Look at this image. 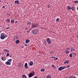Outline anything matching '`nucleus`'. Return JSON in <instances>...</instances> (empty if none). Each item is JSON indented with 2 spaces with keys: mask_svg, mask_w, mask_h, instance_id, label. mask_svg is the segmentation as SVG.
<instances>
[{
  "mask_svg": "<svg viewBox=\"0 0 78 78\" xmlns=\"http://www.w3.org/2000/svg\"><path fill=\"white\" fill-rule=\"evenodd\" d=\"M7 37V35H5L4 33H2L1 34L0 38L1 39H4L5 38H6Z\"/></svg>",
  "mask_w": 78,
  "mask_h": 78,
  "instance_id": "f257e3e1",
  "label": "nucleus"
},
{
  "mask_svg": "<svg viewBox=\"0 0 78 78\" xmlns=\"http://www.w3.org/2000/svg\"><path fill=\"white\" fill-rule=\"evenodd\" d=\"M39 26V24L37 23L35 24L34 23H32L31 25L32 28H35L36 27H38Z\"/></svg>",
  "mask_w": 78,
  "mask_h": 78,
  "instance_id": "f03ea898",
  "label": "nucleus"
},
{
  "mask_svg": "<svg viewBox=\"0 0 78 78\" xmlns=\"http://www.w3.org/2000/svg\"><path fill=\"white\" fill-rule=\"evenodd\" d=\"M12 61V59H10L8 60L7 61L5 62V64L6 65H11V63Z\"/></svg>",
  "mask_w": 78,
  "mask_h": 78,
  "instance_id": "7ed1b4c3",
  "label": "nucleus"
},
{
  "mask_svg": "<svg viewBox=\"0 0 78 78\" xmlns=\"http://www.w3.org/2000/svg\"><path fill=\"white\" fill-rule=\"evenodd\" d=\"M38 33H39V30L37 29H35L32 31V33L33 34H37Z\"/></svg>",
  "mask_w": 78,
  "mask_h": 78,
  "instance_id": "20e7f679",
  "label": "nucleus"
},
{
  "mask_svg": "<svg viewBox=\"0 0 78 78\" xmlns=\"http://www.w3.org/2000/svg\"><path fill=\"white\" fill-rule=\"evenodd\" d=\"M64 69H65L64 66H62L59 67L58 69V70L59 71H61V70H62Z\"/></svg>",
  "mask_w": 78,
  "mask_h": 78,
  "instance_id": "39448f33",
  "label": "nucleus"
},
{
  "mask_svg": "<svg viewBox=\"0 0 78 78\" xmlns=\"http://www.w3.org/2000/svg\"><path fill=\"white\" fill-rule=\"evenodd\" d=\"M47 41L48 44H50V43H51V40L49 38H48L47 39Z\"/></svg>",
  "mask_w": 78,
  "mask_h": 78,
  "instance_id": "423d86ee",
  "label": "nucleus"
},
{
  "mask_svg": "<svg viewBox=\"0 0 78 78\" xmlns=\"http://www.w3.org/2000/svg\"><path fill=\"white\" fill-rule=\"evenodd\" d=\"M64 64H69V61L68 60H66L65 62H64Z\"/></svg>",
  "mask_w": 78,
  "mask_h": 78,
  "instance_id": "0eeeda50",
  "label": "nucleus"
},
{
  "mask_svg": "<svg viewBox=\"0 0 78 78\" xmlns=\"http://www.w3.org/2000/svg\"><path fill=\"white\" fill-rule=\"evenodd\" d=\"M29 78H31L33 76V73H30L29 75Z\"/></svg>",
  "mask_w": 78,
  "mask_h": 78,
  "instance_id": "6e6552de",
  "label": "nucleus"
},
{
  "mask_svg": "<svg viewBox=\"0 0 78 78\" xmlns=\"http://www.w3.org/2000/svg\"><path fill=\"white\" fill-rule=\"evenodd\" d=\"M20 3V2L19 1H15V4H17V5H19V3Z\"/></svg>",
  "mask_w": 78,
  "mask_h": 78,
  "instance_id": "1a4fd4ad",
  "label": "nucleus"
},
{
  "mask_svg": "<svg viewBox=\"0 0 78 78\" xmlns=\"http://www.w3.org/2000/svg\"><path fill=\"white\" fill-rule=\"evenodd\" d=\"M24 67L25 68V69H28V64H27V63H25L24 65Z\"/></svg>",
  "mask_w": 78,
  "mask_h": 78,
  "instance_id": "9d476101",
  "label": "nucleus"
},
{
  "mask_svg": "<svg viewBox=\"0 0 78 78\" xmlns=\"http://www.w3.org/2000/svg\"><path fill=\"white\" fill-rule=\"evenodd\" d=\"M29 65L30 66H32L33 65V62L32 61H30L29 62Z\"/></svg>",
  "mask_w": 78,
  "mask_h": 78,
  "instance_id": "9b49d317",
  "label": "nucleus"
},
{
  "mask_svg": "<svg viewBox=\"0 0 78 78\" xmlns=\"http://www.w3.org/2000/svg\"><path fill=\"white\" fill-rule=\"evenodd\" d=\"M4 52H7V53H9V51L8 50L6 49H5L4 50Z\"/></svg>",
  "mask_w": 78,
  "mask_h": 78,
  "instance_id": "f8f14e48",
  "label": "nucleus"
},
{
  "mask_svg": "<svg viewBox=\"0 0 78 78\" xmlns=\"http://www.w3.org/2000/svg\"><path fill=\"white\" fill-rule=\"evenodd\" d=\"M13 39L14 40H17L18 39V36H15L14 38Z\"/></svg>",
  "mask_w": 78,
  "mask_h": 78,
  "instance_id": "ddd939ff",
  "label": "nucleus"
},
{
  "mask_svg": "<svg viewBox=\"0 0 78 78\" xmlns=\"http://www.w3.org/2000/svg\"><path fill=\"white\" fill-rule=\"evenodd\" d=\"M30 40L29 39H27L26 40V43L27 44H28V43H29V42H30Z\"/></svg>",
  "mask_w": 78,
  "mask_h": 78,
  "instance_id": "4468645a",
  "label": "nucleus"
},
{
  "mask_svg": "<svg viewBox=\"0 0 78 78\" xmlns=\"http://www.w3.org/2000/svg\"><path fill=\"white\" fill-rule=\"evenodd\" d=\"M1 59L3 60V61H5V60H6V58L5 57H2L1 58Z\"/></svg>",
  "mask_w": 78,
  "mask_h": 78,
  "instance_id": "2eb2a0df",
  "label": "nucleus"
},
{
  "mask_svg": "<svg viewBox=\"0 0 78 78\" xmlns=\"http://www.w3.org/2000/svg\"><path fill=\"white\" fill-rule=\"evenodd\" d=\"M46 78H51V76L50 75H48L47 76Z\"/></svg>",
  "mask_w": 78,
  "mask_h": 78,
  "instance_id": "dca6fc26",
  "label": "nucleus"
},
{
  "mask_svg": "<svg viewBox=\"0 0 78 78\" xmlns=\"http://www.w3.org/2000/svg\"><path fill=\"white\" fill-rule=\"evenodd\" d=\"M67 9L68 10H70L71 9V7H70V6H67Z\"/></svg>",
  "mask_w": 78,
  "mask_h": 78,
  "instance_id": "f3484780",
  "label": "nucleus"
},
{
  "mask_svg": "<svg viewBox=\"0 0 78 78\" xmlns=\"http://www.w3.org/2000/svg\"><path fill=\"white\" fill-rule=\"evenodd\" d=\"M16 44H19V43H20V41L19 40H17L16 41Z\"/></svg>",
  "mask_w": 78,
  "mask_h": 78,
  "instance_id": "a211bd4d",
  "label": "nucleus"
},
{
  "mask_svg": "<svg viewBox=\"0 0 78 78\" xmlns=\"http://www.w3.org/2000/svg\"><path fill=\"white\" fill-rule=\"evenodd\" d=\"M45 70V69H41V71L42 72H44Z\"/></svg>",
  "mask_w": 78,
  "mask_h": 78,
  "instance_id": "6ab92c4d",
  "label": "nucleus"
},
{
  "mask_svg": "<svg viewBox=\"0 0 78 78\" xmlns=\"http://www.w3.org/2000/svg\"><path fill=\"white\" fill-rule=\"evenodd\" d=\"M14 23V20H12L11 21V23Z\"/></svg>",
  "mask_w": 78,
  "mask_h": 78,
  "instance_id": "aec40b11",
  "label": "nucleus"
},
{
  "mask_svg": "<svg viewBox=\"0 0 78 78\" xmlns=\"http://www.w3.org/2000/svg\"><path fill=\"white\" fill-rule=\"evenodd\" d=\"M51 67H52V68H53V69H55V68H56V67L54 65H52L51 66Z\"/></svg>",
  "mask_w": 78,
  "mask_h": 78,
  "instance_id": "412c9836",
  "label": "nucleus"
},
{
  "mask_svg": "<svg viewBox=\"0 0 78 78\" xmlns=\"http://www.w3.org/2000/svg\"><path fill=\"white\" fill-rule=\"evenodd\" d=\"M22 77L23 78H27V77H26V76H25V75H23L22 76Z\"/></svg>",
  "mask_w": 78,
  "mask_h": 78,
  "instance_id": "4be33fe9",
  "label": "nucleus"
},
{
  "mask_svg": "<svg viewBox=\"0 0 78 78\" xmlns=\"http://www.w3.org/2000/svg\"><path fill=\"white\" fill-rule=\"evenodd\" d=\"M70 67V65H68L67 66H64V67H65V69H66V68H69Z\"/></svg>",
  "mask_w": 78,
  "mask_h": 78,
  "instance_id": "5701e85b",
  "label": "nucleus"
},
{
  "mask_svg": "<svg viewBox=\"0 0 78 78\" xmlns=\"http://www.w3.org/2000/svg\"><path fill=\"white\" fill-rule=\"evenodd\" d=\"M66 54H68L69 53V51L68 50H66Z\"/></svg>",
  "mask_w": 78,
  "mask_h": 78,
  "instance_id": "b1692460",
  "label": "nucleus"
},
{
  "mask_svg": "<svg viewBox=\"0 0 78 78\" xmlns=\"http://www.w3.org/2000/svg\"><path fill=\"white\" fill-rule=\"evenodd\" d=\"M70 58H72V54H70L69 55Z\"/></svg>",
  "mask_w": 78,
  "mask_h": 78,
  "instance_id": "393cba45",
  "label": "nucleus"
},
{
  "mask_svg": "<svg viewBox=\"0 0 78 78\" xmlns=\"http://www.w3.org/2000/svg\"><path fill=\"white\" fill-rule=\"evenodd\" d=\"M71 51H75V49L73 48H72L71 49Z\"/></svg>",
  "mask_w": 78,
  "mask_h": 78,
  "instance_id": "a878e982",
  "label": "nucleus"
},
{
  "mask_svg": "<svg viewBox=\"0 0 78 78\" xmlns=\"http://www.w3.org/2000/svg\"><path fill=\"white\" fill-rule=\"evenodd\" d=\"M7 22L8 23L9 22H10V20H9V19H7Z\"/></svg>",
  "mask_w": 78,
  "mask_h": 78,
  "instance_id": "bb28decb",
  "label": "nucleus"
},
{
  "mask_svg": "<svg viewBox=\"0 0 78 78\" xmlns=\"http://www.w3.org/2000/svg\"><path fill=\"white\" fill-rule=\"evenodd\" d=\"M74 3H78V1H75L74 2Z\"/></svg>",
  "mask_w": 78,
  "mask_h": 78,
  "instance_id": "cd10ccee",
  "label": "nucleus"
},
{
  "mask_svg": "<svg viewBox=\"0 0 78 78\" xmlns=\"http://www.w3.org/2000/svg\"><path fill=\"white\" fill-rule=\"evenodd\" d=\"M31 22H28V23H27V24L28 25H30V24H31Z\"/></svg>",
  "mask_w": 78,
  "mask_h": 78,
  "instance_id": "c85d7f7f",
  "label": "nucleus"
},
{
  "mask_svg": "<svg viewBox=\"0 0 78 78\" xmlns=\"http://www.w3.org/2000/svg\"><path fill=\"white\" fill-rule=\"evenodd\" d=\"M73 54L74 56H76V53H74V52H73Z\"/></svg>",
  "mask_w": 78,
  "mask_h": 78,
  "instance_id": "c756f323",
  "label": "nucleus"
},
{
  "mask_svg": "<svg viewBox=\"0 0 78 78\" xmlns=\"http://www.w3.org/2000/svg\"><path fill=\"white\" fill-rule=\"evenodd\" d=\"M71 9L72 10V11H74L75 10L74 7H72Z\"/></svg>",
  "mask_w": 78,
  "mask_h": 78,
  "instance_id": "7c9ffc66",
  "label": "nucleus"
},
{
  "mask_svg": "<svg viewBox=\"0 0 78 78\" xmlns=\"http://www.w3.org/2000/svg\"><path fill=\"white\" fill-rule=\"evenodd\" d=\"M59 18H57L56 19V22H59Z\"/></svg>",
  "mask_w": 78,
  "mask_h": 78,
  "instance_id": "2f4dec72",
  "label": "nucleus"
},
{
  "mask_svg": "<svg viewBox=\"0 0 78 78\" xmlns=\"http://www.w3.org/2000/svg\"><path fill=\"white\" fill-rule=\"evenodd\" d=\"M9 56V53H7L6 56Z\"/></svg>",
  "mask_w": 78,
  "mask_h": 78,
  "instance_id": "473e14b6",
  "label": "nucleus"
},
{
  "mask_svg": "<svg viewBox=\"0 0 78 78\" xmlns=\"http://www.w3.org/2000/svg\"><path fill=\"white\" fill-rule=\"evenodd\" d=\"M48 8H50V5H48Z\"/></svg>",
  "mask_w": 78,
  "mask_h": 78,
  "instance_id": "72a5a7b5",
  "label": "nucleus"
},
{
  "mask_svg": "<svg viewBox=\"0 0 78 78\" xmlns=\"http://www.w3.org/2000/svg\"><path fill=\"white\" fill-rule=\"evenodd\" d=\"M25 30H28V29L27 28V27H26Z\"/></svg>",
  "mask_w": 78,
  "mask_h": 78,
  "instance_id": "f704fd0d",
  "label": "nucleus"
},
{
  "mask_svg": "<svg viewBox=\"0 0 78 78\" xmlns=\"http://www.w3.org/2000/svg\"><path fill=\"white\" fill-rule=\"evenodd\" d=\"M34 78H37V76H35L34 77Z\"/></svg>",
  "mask_w": 78,
  "mask_h": 78,
  "instance_id": "c9c22d12",
  "label": "nucleus"
},
{
  "mask_svg": "<svg viewBox=\"0 0 78 78\" xmlns=\"http://www.w3.org/2000/svg\"><path fill=\"white\" fill-rule=\"evenodd\" d=\"M6 28V29H9V27H8L7 28Z\"/></svg>",
  "mask_w": 78,
  "mask_h": 78,
  "instance_id": "e433bc0d",
  "label": "nucleus"
},
{
  "mask_svg": "<svg viewBox=\"0 0 78 78\" xmlns=\"http://www.w3.org/2000/svg\"><path fill=\"white\" fill-rule=\"evenodd\" d=\"M28 45H27V44H25V46H27Z\"/></svg>",
  "mask_w": 78,
  "mask_h": 78,
  "instance_id": "4c0bfd02",
  "label": "nucleus"
},
{
  "mask_svg": "<svg viewBox=\"0 0 78 78\" xmlns=\"http://www.w3.org/2000/svg\"><path fill=\"white\" fill-rule=\"evenodd\" d=\"M5 6H3V8H5Z\"/></svg>",
  "mask_w": 78,
  "mask_h": 78,
  "instance_id": "58836bf2",
  "label": "nucleus"
},
{
  "mask_svg": "<svg viewBox=\"0 0 78 78\" xmlns=\"http://www.w3.org/2000/svg\"><path fill=\"white\" fill-rule=\"evenodd\" d=\"M15 23H17V21H16L15 22Z\"/></svg>",
  "mask_w": 78,
  "mask_h": 78,
  "instance_id": "ea45409f",
  "label": "nucleus"
},
{
  "mask_svg": "<svg viewBox=\"0 0 78 78\" xmlns=\"http://www.w3.org/2000/svg\"><path fill=\"white\" fill-rule=\"evenodd\" d=\"M10 57H12V55H10Z\"/></svg>",
  "mask_w": 78,
  "mask_h": 78,
  "instance_id": "a19ab883",
  "label": "nucleus"
},
{
  "mask_svg": "<svg viewBox=\"0 0 78 78\" xmlns=\"http://www.w3.org/2000/svg\"><path fill=\"white\" fill-rule=\"evenodd\" d=\"M58 57H57L56 58V59H58Z\"/></svg>",
  "mask_w": 78,
  "mask_h": 78,
  "instance_id": "79ce46f5",
  "label": "nucleus"
},
{
  "mask_svg": "<svg viewBox=\"0 0 78 78\" xmlns=\"http://www.w3.org/2000/svg\"><path fill=\"white\" fill-rule=\"evenodd\" d=\"M67 49H68V50H69V48H67Z\"/></svg>",
  "mask_w": 78,
  "mask_h": 78,
  "instance_id": "37998d69",
  "label": "nucleus"
},
{
  "mask_svg": "<svg viewBox=\"0 0 78 78\" xmlns=\"http://www.w3.org/2000/svg\"><path fill=\"white\" fill-rule=\"evenodd\" d=\"M77 10H78V7H77Z\"/></svg>",
  "mask_w": 78,
  "mask_h": 78,
  "instance_id": "c03bdc74",
  "label": "nucleus"
},
{
  "mask_svg": "<svg viewBox=\"0 0 78 78\" xmlns=\"http://www.w3.org/2000/svg\"><path fill=\"white\" fill-rule=\"evenodd\" d=\"M77 38H78V35L77 36Z\"/></svg>",
  "mask_w": 78,
  "mask_h": 78,
  "instance_id": "a18cd8bd",
  "label": "nucleus"
},
{
  "mask_svg": "<svg viewBox=\"0 0 78 78\" xmlns=\"http://www.w3.org/2000/svg\"><path fill=\"white\" fill-rule=\"evenodd\" d=\"M0 66H1V64L0 63Z\"/></svg>",
  "mask_w": 78,
  "mask_h": 78,
  "instance_id": "49530a36",
  "label": "nucleus"
},
{
  "mask_svg": "<svg viewBox=\"0 0 78 78\" xmlns=\"http://www.w3.org/2000/svg\"><path fill=\"white\" fill-rule=\"evenodd\" d=\"M53 58V57H51L52 58Z\"/></svg>",
  "mask_w": 78,
  "mask_h": 78,
  "instance_id": "de8ad7c7",
  "label": "nucleus"
},
{
  "mask_svg": "<svg viewBox=\"0 0 78 78\" xmlns=\"http://www.w3.org/2000/svg\"><path fill=\"white\" fill-rule=\"evenodd\" d=\"M1 2V0H0V2Z\"/></svg>",
  "mask_w": 78,
  "mask_h": 78,
  "instance_id": "09e8293b",
  "label": "nucleus"
},
{
  "mask_svg": "<svg viewBox=\"0 0 78 78\" xmlns=\"http://www.w3.org/2000/svg\"><path fill=\"white\" fill-rule=\"evenodd\" d=\"M0 31H1L0 30Z\"/></svg>",
  "mask_w": 78,
  "mask_h": 78,
  "instance_id": "8fccbe9b",
  "label": "nucleus"
},
{
  "mask_svg": "<svg viewBox=\"0 0 78 78\" xmlns=\"http://www.w3.org/2000/svg\"><path fill=\"white\" fill-rule=\"evenodd\" d=\"M28 32L27 31V33H28Z\"/></svg>",
  "mask_w": 78,
  "mask_h": 78,
  "instance_id": "3c124183",
  "label": "nucleus"
},
{
  "mask_svg": "<svg viewBox=\"0 0 78 78\" xmlns=\"http://www.w3.org/2000/svg\"><path fill=\"white\" fill-rule=\"evenodd\" d=\"M55 58V57H54Z\"/></svg>",
  "mask_w": 78,
  "mask_h": 78,
  "instance_id": "603ef678",
  "label": "nucleus"
},
{
  "mask_svg": "<svg viewBox=\"0 0 78 78\" xmlns=\"http://www.w3.org/2000/svg\"><path fill=\"white\" fill-rule=\"evenodd\" d=\"M0 54H1L0 53Z\"/></svg>",
  "mask_w": 78,
  "mask_h": 78,
  "instance_id": "864d4df0",
  "label": "nucleus"
}]
</instances>
